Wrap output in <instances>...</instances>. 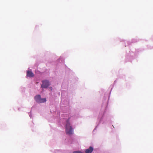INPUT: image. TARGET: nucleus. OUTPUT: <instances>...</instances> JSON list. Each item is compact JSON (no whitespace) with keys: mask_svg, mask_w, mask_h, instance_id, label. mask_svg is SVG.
Returning a JSON list of instances; mask_svg holds the SVG:
<instances>
[{"mask_svg":"<svg viewBox=\"0 0 153 153\" xmlns=\"http://www.w3.org/2000/svg\"><path fill=\"white\" fill-rule=\"evenodd\" d=\"M70 119V118H69L66 121L65 127L66 133L69 135L72 134L73 133V129L69 122Z\"/></svg>","mask_w":153,"mask_h":153,"instance_id":"f257e3e1","label":"nucleus"},{"mask_svg":"<svg viewBox=\"0 0 153 153\" xmlns=\"http://www.w3.org/2000/svg\"><path fill=\"white\" fill-rule=\"evenodd\" d=\"M42 84L41 85V87L42 88H47L49 85V83L48 81L45 80L42 81Z\"/></svg>","mask_w":153,"mask_h":153,"instance_id":"7ed1b4c3","label":"nucleus"},{"mask_svg":"<svg viewBox=\"0 0 153 153\" xmlns=\"http://www.w3.org/2000/svg\"><path fill=\"white\" fill-rule=\"evenodd\" d=\"M73 153H82L81 152L79 151H74L73 152Z\"/></svg>","mask_w":153,"mask_h":153,"instance_id":"423d86ee","label":"nucleus"},{"mask_svg":"<svg viewBox=\"0 0 153 153\" xmlns=\"http://www.w3.org/2000/svg\"><path fill=\"white\" fill-rule=\"evenodd\" d=\"M33 74L30 71H27V76L29 77H31L34 76Z\"/></svg>","mask_w":153,"mask_h":153,"instance_id":"39448f33","label":"nucleus"},{"mask_svg":"<svg viewBox=\"0 0 153 153\" xmlns=\"http://www.w3.org/2000/svg\"><path fill=\"white\" fill-rule=\"evenodd\" d=\"M35 100L38 103H41L45 102L46 101V98H42L39 95H36L34 97Z\"/></svg>","mask_w":153,"mask_h":153,"instance_id":"f03ea898","label":"nucleus"},{"mask_svg":"<svg viewBox=\"0 0 153 153\" xmlns=\"http://www.w3.org/2000/svg\"><path fill=\"white\" fill-rule=\"evenodd\" d=\"M94 148L91 146H90L89 148L85 150V152L86 153H91L93 151Z\"/></svg>","mask_w":153,"mask_h":153,"instance_id":"20e7f679","label":"nucleus"}]
</instances>
